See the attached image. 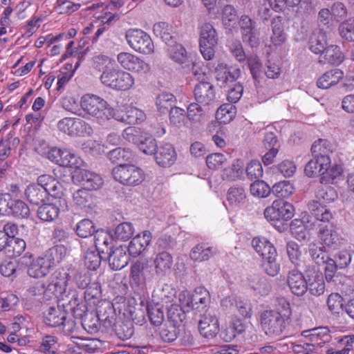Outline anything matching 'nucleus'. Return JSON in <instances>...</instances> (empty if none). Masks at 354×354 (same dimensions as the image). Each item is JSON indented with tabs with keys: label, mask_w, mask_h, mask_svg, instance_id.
<instances>
[{
	"label": "nucleus",
	"mask_w": 354,
	"mask_h": 354,
	"mask_svg": "<svg viewBox=\"0 0 354 354\" xmlns=\"http://www.w3.org/2000/svg\"><path fill=\"white\" fill-rule=\"evenodd\" d=\"M288 285L290 291L297 296H302L307 291L306 275L298 270L289 272L287 279Z\"/></svg>",
	"instance_id": "cd10ccee"
},
{
	"label": "nucleus",
	"mask_w": 354,
	"mask_h": 354,
	"mask_svg": "<svg viewBox=\"0 0 354 354\" xmlns=\"http://www.w3.org/2000/svg\"><path fill=\"white\" fill-rule=\"evenodd\" d=\"M117 61L124 69L138 75L149 73L151 66L149 63L130 53L122 52L118 54Z\"/></svg>",
	"instance_id": "4468645a"
},
{
	"label": "nucleus",
	"mask_w": 354,
	"mask_h": 354,
	"mask_svg": "<svg viewBox=\"0 0 354 354\" xmlns=\"http://www.w3.org/2000/svg\"><path fill=\"white\" fill-rule=\"evenodd\" d=\"M344 73L339 68L330 69L323 73L317 80V86L322 89H328L336 86L343 78Z\"/></svg>",
	"instance_id": "7c9ffc66"
},
{
	"label": "nucleus",
	"mask_w": 354,
	"mask_h": 354,
	"mask_svg": "<svg viewBox=\"0 0 354 354\" xmlns=\"http://www.w3.org/2000/svg\"><path fill=\"white\" fill-rule=\"evenodd\" d=\"M80 107L86 118H94L102 124L113 118L114 109L102 97L94 94H85L80 99Z\"/></svg>",
	"instance_id": "f03ea898"
},
{
	"label": "nucleus",
	"mask_w": 354,
	"mask_h": 354,
	"mask_svg": "<svg viewBox=\"0 0 354 354\" xmlns=\"http://www.w3.org/2000/svg\"><path fill=\"white\" fill-rule=\"evenodd\" d=\"M308 48L315 54H322L327 48L326 33L321 30H314L309 37Z\"/></svg>",
	"instance_id": "e433bc0d"
},
{
	"label": "nucleus",
	"mask_w": 354,
	"mask_h": 354,
	"mask_svg": "<svg viewBox=\"0 0 354 354\" xmlns=\"http://www.w3.org/2000/svg\"><path fill=\"white\" fill-rule=\"evenodd\" d=\"M293 184L288 180H283L275 183L272 187V192L279 198H288L295 192Z\"/></svg>",
	"instance_id": "bf43d9fd"
},
{
	"label": "nucleus",
	"mask_w": 354,
	"mask_h": 354,
	"mask_svg": "<svg viewBox=\"0 0 354 354\" xmlns=\"http://www.w3.org/2000/svg\"><path fill=\"white\" fill-rule=\"evenodd\" d=\"M167 53L171 60L180 64L186 63L189 59V55L185 47L181 44L174 41L167 44Z\"/></svg>",
	"instance_id": "4c0bfd02"
},
{
	"label": "nucleus",
	"mask_w": 354,
	"mask_h": 354,
	"mask_svg": "<svg viewBox=\"0 0 354 354\" xmlns=\"http://www.w3.org/2000/svg\"><path fill=\"white\" fill-rule=\"evenodd\" d=\"M319 243L328 249L335 250L342 243V236L337 226L331 223L320 225L317 232Z\"/></svg>",
	"instance_id": "dca6fc26"
},
{
	"label": "nucleus",
	"mask_w": 354,
	"mask_h": 354,
	"mask_svg": "<svg viewBox=\"0 0 354 354\" xmlns=\"http://www.w3.org/2000/svg\"><path fill=\"white\" fill-rule=\"evenodd\" d=\"M139 149L147 155L153 154L157 149L156 140L146 133L140 136V138L136 145Z\"/></svg>",
	"instance_id": "680f3d73"
},
{
	"label": "nucleus",
	"mask_w": 354,
	"mask_h": 354,
	"mask_svg": "<svg viewBox=\"0 0 354 354\" xmlns=\"http://www.w3.org/2000/svg\"><path fill=\"white\" fill-rule=\"evenodd\" d=\"M100 80L104 86L118 91H127L133 88L136 82L131 73L117 68H106Z\"/></svg>",
	"instance_id": "20e7f679"
},
{
	"label": "nucleus",
	"mask_w": 354,
	"mask_h": 354,
	"mask_svg": "<svg viewBox=\"0 0 354 354\" xmlns=\"http://www.w3.org/2000/svg\"><path fill=\"white\" fill-rule=\"evenodd\" d=\"M236 115V108L232 104H222L216 112V119L219 123L227 124Z\"/></svg>",
	"instance_id": "603ef678"
},
{
	"label": "nucleus",
	"mask_w": 354,
	"mask_h": 354,
	"mask_svg": "<svg viewBox=\"0 0 354 354\" xmlns=\"http://www.w3.org/2000/svg\"><path fill=\"white\" fill-rule=\"evenodd\" d=\"M338 32L343 39L349 42L354 41V17H351L341 23Z\"/></svg>",
	"instance_id": "338daca9"
},
{
	"label": "nucleus",
	"mask_w": 354,
	"mask_h": 354,
	"mask_svg": "<svg viewBox=\"0 0 354 354\" xmlns=\"http://www.w3.org/2000/svg\"><path fill=\"white\" fill-rule=\"evenodd\" d=\"M248 201L245 187L241 185H234L227 189L223 204L228 212H236L244 208Z\"/></svg>",
	"instance_id": "ddd939ff"
},
{
	"label": "nucleus",
	"mask_w": 354,
	"mask_h": 354,
	"mask_svg": "<svg viewBox=\"0 0 354 354\" xmlns=\"http://www.w3.org/2000/svg\"><path fill=\"white\" fill-rule=\"evenodd\" d=\"M318 200H313L308 208L314 218L322 223H330L333 219V212L324 203H330L337 198V193L333 187H328L319 192Z\"/></svg>",
	"instance_id": "7ed1b4c3"
},
{
	"label": "nucleus",
	"mask_w": 354,
	"mask_h": 354,
	"mask_svg": "<svg viewBox=\"0 0 354 354\" xmlns=\"http://www.w3.org/2000/svg\"><path fill=\"white\" fill-rule=\"evenodd\" d=\"M66 318V313L59 307H50L44 315V321L46 324L50 326H60Z\"/></svg>",
	"instance_id": "3c124183"
},
{
	"label": "nucleus",
	"mask_w": 354,
	"mask_h": 354,
	"mask_svg": "<svg viewBox=\"0 0 354 354\" xmlns=\"http://www.w3.org/2000/svg\"><path fill=\"white\" fill-rule=\"evenodd\" d=\"M73 202L77 207L83 209L86 212L91 211L95 206L92 193L85 188H81L74 192Z\"/></svg>",
	"instance_id": "c756f323"
},
{
	"label": "nucleus",
	"mask_w": 354,
	"mask_h": 354,
	"mask_svg": "<svg viewBox=\"0 0 354 354\" xmlns=\"http://www.w3.org/2000/svg\"><path fill=\"white\" fill-rule=\"evenodd\" d=\"M250 194L257 198H266L272 192V188L263 180H256L250 186Z\"/></svg>",
	"instance_id": "774afa93"
},
{
	"label": "nucleus",
	"mask_w": 354,
	"mask_h": 354,
	"mask_svg": "<svg viewBox=\"0 0 354 354\" xmlns=\"http://www.w3.org/2000/svg\"><path fill=\"white\" fill-rule=\"evenodd\" d=\"M307 290L314 296H319L325 291V281L322 272L317 266L308 267L305 270Z\"/></svg>",
	"instance_id": "a211bd4d"
},
{
	"label": "nucleus",
	"mask_w": 354,
	"mask_h": 354,
	"mask_svg": "<svg viewBox=\"0 0 354 354\" xmlns=\"http://www.w3.org/2000/svg\"><path fill=\"white\" fill-rule=\"evenodd\" d=\"M330 162V158L323 156L321 158H314L308 161L305 167V173L309 177H313L317 174L321 176L324 167L327 166Z\"/></svg>",
	"instance_id": "a18cd8bd"
},
{
	"label": "nucleus",
	"mask_w": 354,
	"mask_h": 354,
	"mask_svg": "<svg viewBox=\"0 0 354 354\" xmlns=\"http://www.w3.org/2000/svg\"><path fill=\"white\" fill-rule=\"evenodd\" d=\"M295 213L293 205L283 200H274L272 205L264 210V216L268 221H287Z\"/></svg>",
	"instance_id": "f8f14e48"
},
{
	"label": "nucleus",
	"mask_w": 354,
	"mask_h": 354,
	"mask_svg": "<svg viewBox=\"0 0 354 354\" xmlns=\"http://www.w3.org/2000/svg\"><path fill=\"white\" fill-rule=\"evenodd\" d=\"M146 264L140 261H136L131 266V283L139 288H144L146 283V277L144 270Z\"/></svg>",
	"instance_id": "a19ab883"
},
{
	"label": "nucleus",
	"mask_w": 354,
	"mask_h": 354,
	"mask_svg": "<svg viewBox=\"0 0 354 354\" xmlns=\"http://www.w3.org/2000/svg\"><path fill=\"white\" fill-rule=\"evenodd\" d=\"M59 214V207L57 203H48L42 204L37 210L39 218L46 222L55 220Z\"/></svg>",
	"instance_id": "c03bdc74"
},
{
	"label": "nucleus",
	"mask_w": 354,
	"mask_h": 354,
	"mask_svg": "<svg viewBox=\"0 0 354 354\" xmlns=\"http://www.w3.org/2000/svg\"><path fill=\"white\" fill-rule=\"evenodd\" d=\"M272 35L270 37L272 46L277 48L286 41L287 36L283 30V24L281 17H275L272 21Z\"/></svg>",
	"instance_id": "58836bf2"
},
{
	"label": "nucleus",
	"mask_w": 354,
	"mask_h": 354,
	"mask_svg": "<svg viewBox=\"0 0 354 354\" xmlns=\"http://www.w3.org/2000/svg\"><path fill=\"white\" fill-rule=\"evenodd\" d=\"M314 226V223L307 216H304L301 219L292 220L290 225V230L292 236L299 241H301L310 239Z\"/></svg>",
	"instance_id": "aec40b11"
},
{
	"label": "nucleus",
	"mask_w": 354,
	"mask_h": 354,
	"mask_svg": "<svg viewBox=\"0 0 354 354\" xmlns=\"http://www.w3.org/2000/svg\"><path fill=\"white\" fill-rule=\"evenodd\" d=\"M47 158L59 166L74 169L75 171L80 169L84 164L80 156L66 148L53 147L47 152Z\"/></svg>",
	"instance_id": "9d476101"
},
{
	"label": "nucleus",
	"mask_w": 354,
	"mask_h": 354,
	"mask_svg": "<svg viewBox=\"0 0 354 354\" xmlns=\"http://www.w3.org/2000/svg\"><path fill=\"white\" fill-rule=\"evenodd\" d=\"M25 196L30 203L39 205L44 201L47 194L38 183H32L26 188Z\"/></svg>",
	"instance_id": "8fccbe9b"
},
{
	"label": "nucleus",
	"mask_w": 354,
	"mask_h": 354,
	"mask_svg": "<svg viewBox=\"0 0 354 354\" xmlns=\"http://www.w3.org/2000/svg\"><path fill=\"white\" fill-rule=\"evenodd\" d=\"M256 22L248 15H243L239 19V27L243 41L251 47L260 44V32L256 28Z\"/></svg>",
	"instance_id": "f3484780"
},
{
	"label": "nucleus",
	"mask_w": 354,
	"mask_h": 354,
	"mask_svg": "<svg viewBox=\"0 0 354 354\" xmlns=\"http://www.w3.org/2000/svg\"><path fill=\"white\" fill-rule=\"evenodd\" d=\"M72 180L75 184H81L83 188L87 190H97L101 188L104 184L102 176L90 170L82 169V167L73 171Z\"/></svg>",
	"instance_id": "2eb2a0df"
},
{
	"label": "nucleus",
	"mask_w": 354,
	"mask_h": 354,
	"mask_svg": "<svg viewBox=\"0 0 354 354\" xmlns=\"http://www.w3.org/2000/svg\"><path fill=\"white\" fill-rule=\"evenodd\" d=\"M331 162L326 167L321 173V182L322 183H335L337 180L342 176L343 169L340 165H331Z\"/></svg>",
	"instance_id": "49530a36"
},
{
	"label": "nucleus",
	"mask_w": 354,
	"mask_h": 354,
	"mask_svg": "<svg viewBox=\"0 0 354 354\" xmlns=\"http://www.w3.org/2000/svg\"><path fill=\"white\" fill-rule=\"evenodd\" d=\"M101 252H99L95 248H89L84 253L83 259L85 266L92 270H95L101 264L102 259Z\"/></svg>",
	"instance_id": "5fc2aeb1"
},
{
	"label": "nucleus",
	"mask_w": 354,
	"mask_h": 354,
	"mask_svg": "<svg viewBox=\"0 0 354 354\" xmlns=\"http://www.w3.org/2000/svg\"><path fill=\"white\" fill-rule=\"evenodd\" d=\"M37 183L45 190L47 195L60 198L63 194L64 185L52 175L44 174L37 178Z\"/></svg>",
	"instance_id": "393cba45"
},
{
	"label": "nucleus",
	"mask_w": 354,
	"mask_h": 354,
	"mask_svg": "<svg viewBox=\"0 0 354 354\" xmlns=\"http://www.w3.org/2000/svg\"><path fill=\"white\" fill-rule=\"evenodd\" d=\"M326 247L319 242L313 241L308 245V253L312 260L317 265H321L328 257Z\"/></svg>",
	"instance_id": "864d4df0"
},
{
	"label": "nucleus",
	"mask_w": 354,
	"mask_h": 354,
	"mask_svg": "<svg viewBox=\"0 0 354 354\" xmlns=\"http://www.w3.org/2000/svg\"><path fill=\"white\" fill-rule=\"evenodd\" d=\"M194 310L197 311L207 310L206 308L210 303V295L204 287H197L194 291Z\"/></svg>",
	"instance_id": "37998d69"
},
{
	"label": "nucleus",
	"mask_w": 354,
	"mask_h": 354,
	"mask_svg": "<svg viewBox=\"0 0 354 354\" xmlns=\"http://www.w3.org/2000/svg\"><path fill=\"white\" fill-rule=\"evenodd\" d=\"M176 101V97L171 93L162 92L156 98V106L160 113L166 112Z\"/></svg>",
	"instance_id": "052dcab7"
},
{
	"label": "nucleus",
	"mask_w": 354,
	"mask_h": 354,
	"mask_svg": "<svg viewBox=\"0 0 354 354\" xmlns=\"http://www.w3.org/2000/svg\"><path fill=\"white\" fill-rule=\"evenodd\" d=\"M277 253L269 254L263 257V268L264 271L270 276L274 277L279 272L280 265L277 261Z\"/></svg>",
	"instance_id": "0e129e2a"
},
{
	"label": "nucleus",
	"mask_w": 354,
	"mask_h": 354,
	"mask_svg": "<svg viewBox=\"0 0 354 354\" xmlns=\"http://www.w3.org/2000/svg\"><path fill=\"white\" fill-rule=\"evenodd\" d=\"M212 248L203 244H198L190 252V258L195 261L208 260L212 255Z\"/></svg>",
	"instance_id": "69168bd1"
},
{
	"label": "nucleus",
	"mask_w": 354,
	"mask_h": 354,
	"mask_svg": "<svg viewBox=\"0 0 354 354\" xmlns=\"http://www.w3.org/2000/svg\"><path fill=\"white\" fill-rule=\"evenodd\" d=\"M344 59V55L339 46L330 45L324 50L319 57V62L322 64L338 65Z\"/></svg>",
	"instance_id": "72a5a7b5"
},
{
	"label": "nucleus",
	"mask_w": 354,
	"mask_h": 354,
	"mask_svg": "<svg viewBox=\"0 0 354 354\" xmlns=\"http://www.w3.org/2000/svg\"><path fill=\"white\" fill-rule=\"evenodd\" d=\"M114 179L123 185L135 187L145 179L144 171L132 164H120L112 169Z\"/></svg>",
	"instance_id": "423d86ee"
},
{
	"label": "nucleus",
	"mask_w": 354,
	"mask_h": 354,
	"mask_svg": "<svg viewBox=\"0 0 354 354\" xmlns=\"http://www.w3.org/2000/svg\"><path fill=\"white\" fill-rule=\"evenodd\" d=\"M151 241V234L145 230L135 236L129 242L128 252L130 256L137 257L147 248Z\"/></svg>",
	"instance_id": "b1692460"
},
{
	"label": "nucleus",
	"mask_w": 354,
	"mask_h": 354,
	"mask_svg": "<svg viewBox=\"0 0 354 354\" xmlns=\"http://www.w3.org/2000/svg\"><path fill=\"white\" fill-rule=\"evenodd\" d=\"M177 154L170 143H162L155 153L156 163L162 167L171 166L176 160Z\"/></svg>",
	"instance_id": "a878e982"
},
{
	"label": "nucleus",
	"mask_w": 354,
	"mask_h": 354,
	"mask_svg": "<svg viewBox=\"0 0 354 354\" xmlns=\"http://www.w3.org/2000/svg\"><path fill=\"white\" fill-rule=\"evenodd\" d=\"M222 24L227 31L232 33L237 32L239 20L236 10L232 5H225L222 9Z\"/></svg>",
	"instance_id": "2f4dec72"
},
{
	"label": "nucleus",
	"mask_w": 354,
	"mask_h": 354,
	"mask_svg": "<svg viewBox=\"0 0 354 354\" xmlns=\"http://www.w3.org/2000/svg\"><path fill=\"white\" fill-rule=\"evenodd\" d=\"M176 290L169 284H164L161 288L154 290L152 297L157 298L162 304H171L176 297Z\"/></svg>",
	"instance_id": "6e6d98bb"
},
{
	"label": "nucleus",
	"mask_w": 354,
	"mask_h": 354,
	"mask_svg": "<svg viewBox=\"0 0 354 354\" xmlns=\"http://www.w3.org/2000/svg\"><path fill=\"white\" fill-rule=\"evenodd\" d=\"M302 335L309 338L310 344L321 347L331 339L330 330L327 327H317L302 332Z\"/></svg>",
	"instance_id": "c85d7f7f"
},
{
	"label": "nucleus",
	"mask_w": 354,
	"mask_h": 354,
	"mask_svg": "<svg viewBox=\"0 0 354 354\" xmlns=\"http://www.w3.org/2000/svg\"><path fill=\"white\" fill-rule=\"evenodd\" d=\"M155 272L158 276L166 275L171 268L173 258L167 252L158 253L153 261Z\"/></svg>",
	"instance_id": "c9c22d12"
},
{
	"label": "nucleus",
	"mask_w": 354,
	"mask_h": 354,
	"mask_svg": "<svg viewBox=\"0 0 354 354\" xmlns=\"http://www.w3.org/2000/svg\"><path fill=\"white\" fill-rule=\"evenodd\" d=\"M244 174V162L241 159L235 160L222 172V178L225 180L235 181L243 178Z\"/></svg>",
	"instance_id": "ea45409f"
},
{
	"label": "nucleus",
	"mask_w": 354,
	"mask_h": 354,
	"mask_svg": "<svg viewBox=\"0 0 354 354\" xmlns=\"http://www.w3.org/2000/svg\"><path fill=\"white\" fill-rule=\"evenodd\" d=\"M68 274L64 270H56L50 277L46 286V299L56 298L59 306L70 310L77 318H82L86 315L87 308L75 289L66 290Z\"/></svg>",
	"instance_id": "f257e3e1"
},
{
	"label": "nucleus",
	"mask_w": 354,
	"mask_h": 354,
	"mask_svg": "<svg viewBox=\"0 0 354 354\" xmlns=\"http://www.w3.org/2000/svg\"><path fill=\"white\" fill-rule=\"evenodd\" d=\"M57 130L71 137L89 136L93 133L91 125L84 120L73 117H66L57 123Z\"/></svg>",
	"instance_id": "6e6552de"
},
{
	"label": "nucleus",
	"mask_w": 354,
	"mask_h": 354,
	"mask_svg": "<svg viewBox=\"0 0 354 354\" xmlns=\"http://www.w3.org/2000/svg\"><path fill=\"white\" fill-rule=\"evenodd\" d=\"M198 330L207 338L214 337L219 332V322L214 313L205 310L198 322Z\"/></svg>",
	"instance_id": "4be33fe9"
},
{
	"label": "nucleus",
	"mask_w": 354,
	"mask_h": 354,
	"mask_svg": "<svg viewBox=\"0 0 354 354\" xmlns=\"http://www.w3.org/2000/svg\"><path fill=\"white\" fill-rule=\"evenodd\" d=\"M289 320L281 313L272 310L263 311L260 316V324L266 335L271 338L280 337L285 330Z\"/></svg>",
	"instance_id": "39448f33"
},
{
	"label": "nucleus",
	"mask_w": 354,
	"mask_h": 354,
	"mask_svg": "<svg viewBox=\"0 0 354 354\" xmlns=\"http://www.w3.org/2000/svg\"><path fill=\"white\" fill-rule=\"evenodd\" d=\"M178 300L180 307L176 304H171L170 307H167L168 317L173 322H177L178 319L182 320L180 318V312H189L190 310H194V293H191L188 290H183L180 292L178 295Z\"/></svg>",
	"instance_id": "6ab92c4d"
},
{
	"label": "nucleus",
	"mask_w": 354,
	"mask_h": 354,
	"mask_svg": "<svg viewBox=\"0 0 354 354\" xmlns=\"http://www.w3.org/2000/svg\"><path fill=\"white\" fill-rule=\"evenodd\" d=\"M67 250L66 247L59 245L49 249L44 254V257L53 268L64 259Z\"/></svg>",
	"instance_id": "4d7b16f0"
},
{
	"label": "nucleus",
	"mask_w": 354,
	"mask_h": 354,
	"mask_svg": "<svg viewBox=\"0 0 354 354\" xmlns=\"http://www.w3.org/2000/svg\"><path fill=\"white\" fill-rule=\"evenodd\" d=\"M240 69L229 67L223 63H219L215 68L216 79L220 86H225L227 83L235 81L240 75Z\"/></svg>",
	"instance_id": "bb28decb"
},
{
	"label": "nucleus",
	"mask_w": 354,
	"mask_h": 354,
	"mask_svg": "<svg viewBox=\"0 0 354 354\" xmlns=\"http://www.w3.org/2000/svg\"><path fill=\"white\" fill-rule=\"evenodd\" d=\"M64 335L69 337L71 343L67 345V351L70 354H81L83 351H89L88 339H84L77 336V329L75 322L73 319L63 321L61 324Z\"/></svg>",
	"instance_id": "9b49d317"
},
{
	"label": "nucleus",
	"mask_w": 354,
	"mask_h": 354,
	"mask_svg": "<svg viewBox=\"0 0 354 354\" xmlns=\"http://www.w3.org/2000/svg\"><path fill=\"white\" fill-rule=\"evenodd\" d=\"M199 48L203 58L211 60L215 54L217 45V33L213 25L208 22H203L198 26Z\"/></svg>",
	"instance_id": "0eeeda50"
},
{
	"label": "nucleus",
	"mask_w": 354,
	"mask_h": 354,
	"mask_svg": "<svg viewBox=\"0 0 354 354\" xmlns=\"http://www.w3.org/2000/svg\"><path fill=\"white\" fill-rule=\"evenodd\" d=\"M134 231L132 223L123 222L115 227L112 238L118 241H125L131 237Z\"/></svg>",
	"instance_id": "13d9d810"
},
{
	"label": "nucleus",
	"mask_w": 354,
	"mask_h": 354,
	"mask_svg": "<svg viewBox=\"0 0 354 354\" xmlns=\"http://www.w3.org/2000/svg\"><path fill=\"white\" fill-rule=\"evenodd\" d=\"M121 113L116 112L114 110L113 118L116 120L124 122L127 124H138L145 120L146 115L145 112L135 106L125 104L120 108Z\"/></svg>",
	"instance_id": "412c9836"
},
{
	"label": "nucleus",
	"mask_w": 354,
	"mask_h": 354,
	"mask_svg": "<svg viewBox=\"0 0 354 354\" xmlns=\"http://www.w3.org/2000/svg\"><path fill=\"white\" fill-rule=\"evenodd\" d=\"M112 235L104 230H96L94 235L95 246L97 250L102 253L109 252V245L111 244Z\"/></svg>",
	"instance_id": "de8ad7c7"
},
{
	"label": "nucleus",
	"mask_w": 354,
	"mask_h": 354,
	"mask_svg": "<svg viewBox=\"0 0 354 354\" xmlns=\"http://www.w3.org/2000/svg\"><path fill=\"white\" fill-rule=\"evenodd\" d=\"M252 245L256 252L262 258L269 254H274L276 249L274 245L266 237L256 236L252 241Z\"/></svg>",
	"instance_id": "79ce46f5"
},
{
	"label": "nucleus",
	"mask_w": 354,
	"mask_h": 354,
	"mask_svg": "<svg viewBox=\"0 0 354 354\" xmlns=\"http://www.w3.org/2000/svg\"><path fill=\"white\" fill-rule=\"evenodd\" d=\"M125 39L133 50L142 54H151L154 46L150 36L141 29L130 28L125 32Z\"/></svg>",
	"instance_id": "1a4fd4ad"
},
{
	"label": "nucleus",
	"mask_w": 354,
	"mask_h": 354,
	"mask_svg": "<svg viewBox=\"0 0 354 354\" xmlns=\"http://www.w3.org/2000/svg\"><path fill=\"white\" fill-rule=\"evenodd\" d=\"M221 305L225 308H234L243 317H250L251 316L250 304L241 297L235 296L226 297L221 301Z\"/></svg>",
	"instance_id": "473e14b6"
},
{
	"label": "nucleus",
	"mask_w": 354,
	"mask_h": 354,
	"mask_svg": "<svg viewBox=\"0 0 354 354\" xmlns=\"http://www.w3.org/2000/svg\"><path fill=\"white\" fill-rule=\"evenodd\" d=\"M194 95L198 103L203 106L209 105L216 98L214 87L209 81L198 82L194 86Z\"/></svg>",
	"instance_id": "5701e85b"
},
{
	"label": "nucleus",
	"mask_w": 354,
	"mask_h": 354,
	"mask_svg": "<svg viewBox=\"0 0 354 354\" xmlns=\"http://www.w3.org/2000/svg\"><path fill=\"white\" fill-rule=\"evenodd\" d=\"M51 268L52 266L46 257H39L32 259L28 267V273L31 277L40 278L45 277Z\"/></svg>",
	"instance_id": "f704fd0d"
},
{
	"label": "nucleus",
	"mask_w": 354,
	"mask_h": 354,
	"mask_svg": "<svg viewBox=\"0 0 354 354\" xmlns=\"http://www.w3.org/2000/svg\"><path fill=\"white\" fill-rule=\"evenodd\" d=\"M30 214L28 206L22 201L17 199L11 200L9 216L16 218H27Z\"/></svg>",
	"instance_id": "e2e57ef3"
},
{
	"label": "nucleus",
	"mask_w": 354,
	"mask_h": 354,
	"mask_svg": "<svg viewBox=\"0 0 354 354\" xmlns=\"http://www.w3.org/2000/svg\"><path fill=\"white\" fill-rule=\"evenodd\" d=\"M109 266L112 270H121L128 263V257L122 248H116L109 256Z\"/></svg>",
	"instance_id": "09e8293b"
}]
</instances>
